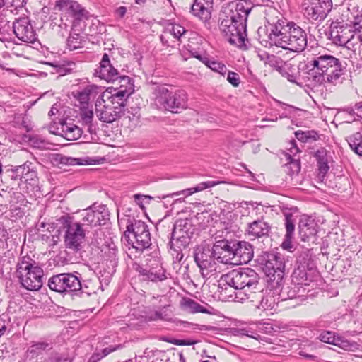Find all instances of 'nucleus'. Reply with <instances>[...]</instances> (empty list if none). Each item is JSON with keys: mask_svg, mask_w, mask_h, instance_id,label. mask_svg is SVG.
<instances>
[{"mask_svg": "<svg viewBox=\"0 0 362 362\" xmlns=\"http://www.w3.org/2000/svg\"><path fill=\"white\" fill-rule=\"evenodd\" d=\"M270 32L267 42L271 46L275 45L292 52H302L307 46L308 38L305 31L293 22L279 19L269 23Z\"/></svg>", "mask_w": 362, "mask_h": 362, "instance_id": "nucleus-1", "label": "nucleus"}, {"mask_svg": "<svg viewBox=\"0 0 362 362\" xmlns=\"http://www.w3.org/2000/svg\"><path fill=\"white\" fill-rule=\"evenodd\" d=\"M253 8L252 3L239 0L234 9L230 10V18L223 19L219 25L220 30L231 45L239 47L245 46L247 39V20Z\"/></svg>", "mask_w": 362, "mask_h": 362, "instance_id": "nucleus-2", "label": "nucleus"}, {"mask_svg": "<svg viewBox=\"0 0 362 362\" xmlns=\"http://www.w3.org/2000/svg\"><path fill=\"white\" fill-rule=\"evenodd\" d=\"M90 282L82 281L81 274L74 273H61L53 275L48 280L49 288L55 292L69 294L73 299L86 298L95 294V291L90 286Z\"/></svg>", "mask_w": 362, "mask_h": 362, "instance_id": "nucleus-3", "label": "nucleus"}, {"mask_svg": "<svg viewBox=\"0 0 362 362\" xmlns=\"http://www.w3.org/2000/svg\"><path fill=\"white\" fill-rule=\"evenodd\" d=\"M5 173L7 179L17 184L18 189L31 197H40V187L36 163L27 160L22 165L11 166Z\"/></svg>", "mask_w": 362, "mask_h": 362, "instance_id": "nucleus-4", "label": "nucleus"}, {"mask_svg": "<svg viewBox=\"0 0 362 362\" xmlns=\"http://www.w3.org/2000/svg\"><path fill=\"white\" fill-rule=\"evenodd\" d=\"M16 276L21 286L28 291H38L43 285L44 271L40 264L28 255L21 256L16 267Z\"/></svg>", "mask_w": 362, "mask_h": 362, "instance_id": "nucleus-5", "label": "nucleus"}, {"mask_svg": "<svg viewBox=\"0 0 362 362\" xmlns=\"http://www.w3.org/2000/svg\"><path fill=\"white\" fill-rule=\"evenodd\" d=\"M279 74L290 82L298 86L315 88L325 82V74L317 72L316 69H276ZM323 71V69H320Z\"/></svg>", "mask_w": 362, "mask_h": 362, "instance_id": "nucleus-6", "label": "nucleus"}, {"mask_svg": "<svg viewBox=\"0 0 362 362\" xmlns=\"http://www.w3.org/2000/svg\"><path fill=\"white\" fill-rule=\"evenodd\" d=\"M124 235L128 238V241H131L129 243L137 251H144L152 245L148 226L142 221H129Z\"/></svg>", "mask_w": 362, "mask_h": 362, "instance_id": "nucleus-7", "label": "nucleus"}, {"mask_svg": "<svg viewBox=\"0 0 362 362\" xmlns=\"http://www.w3.org/2000/svg\"><path fill=\"white\" fill-rule=\"evenodd\" d=\"M59 221L65 229V247L74 252L81 250L85 241V232L82 228V224L74 222L72 218L69 216H63Z\"/></svg>", "mask_w": 362, "mask_h": 362, "instance_id": "nucleus-8", "label": "nucleus"}, {"mask_svg": "<svg viewBox=\"0 0 362 362\" xmlns=\"http://www.w3.org/2000/svg\"><path fill=\"white\" fill-rule=\"evenodd\" d=\"M259 263L269 281L279 286L284 275L285 263L282 256L279 253L265 252L262 255Z\"/></svg>", "mask_w": 362, "mask_h": 362, "instance_id": "nucleus-9", "label": "nucleus"}, {"mask_svg": "<svg viewBox=\"0 0 362 362\" xmlns=\"http://www.w3.org/2000/svg\"><path fill=\"white\" fill-rule=\"evenodd\" d=\"M158 91L156 103L165 110L177 113L187 107V96L184 90L173 92L165 87H160Z\"/></svg>", "mask_w": 362, "mask_h": 362, "instance_id": "nucleus-10", "label": "nucleus"}, {"mask_svg": "<svg viewBox=\"0 0 362 362\" xmlns=\"http://www.w3.org/2000/svg\"><path fill=\"white\" fill-rule=\"evenodd\" d=\"M54 9L61 13L62 21L64 18H71L72 27L77 26L81 21L88 19L90 16L89 12L74 0H57Z\"/></svg>", "mask_w": 362, "mask_h": 362, "instance_id": "nucleus-11", "label": "nucleus"}, {"mask_svg": "<svg viewBox=\"0 0 362 362\" xmlns=\"http://www.w3.org/2000/svg\"><path fill=\"white\" fill-rule=\"evenodd\" d=\"M193 257L204 277L216 270V255L214 253L213 247L199 245L194 249Z\"/></svg>", "mask_w": 362, "mask_h": 362, "instance_id": "nucleus-12", "label": "nucleus"}, {"mask_svg": "<svg viewBox=\"0 0 362 362\" xmlns=\"http://www.w3.org/2000/svg\"><path fill=\"white\" fill-rule=\"evenodd\" d=\"M196 230L195 226L189 219H179L174 224L171 233L170 243L173 245H182L187 247L190 243Z\"/></svg>", "mask_w": 362, "mask_h": 362, "instance_id": "nucleus-13", "label": "nucleus"}, {"mask_svg": "<svg viewBox=\"0 0 362 362\" xmlns=\"http://www.w3.org/2000/svg\"><path fill=\"white\" fill-rule=\"evenodd\" d=\"M304 14L310 21H322L332 8V0H305Z\"/></svg>", "mask_w": 362, "mask_h": 362, "instance_id": "nucleus-14", "label": "nucleus"}, {"mask_svg": "<svg viewBox=\"0 0 362 362\" xmlns=\"http://www.w3.org/2000/svg\"><path fill=\"white\" fill-rule=\"evenodd\" d=\"M354 36L352 25L343 22H332L330 25L329 38L332 43L338 46H344Z\"/></svg>", "mask_w": 362, "mask_h": 362, "instance_id": "nucleus-15", "label": "nucleus"}, {"mask_svg": "<svg viewBox=\"0 0 362 362\" xmlns=\"http://www.w3.org/2000/svg\"><path fill=\"white\" fill-rule=\"evenodd\" d=\"M12 32L21 41L28 43H34L37 40V35L28 17L16 19L12 23Z\"/></svg>", "mask_w": 362, "mask_h": 362, "instance_id": "nucleus-16", "label": "nucleus"}, {"mask_svg": "<svg viewBox=\"0 0 362 362\" xmlns=\"http://www.w3.org/2000/svg\"><path fill=\"white\" fill-rule=\"evenodd\" d=\"M110 218V213L107 208L104 205L95 206L93 205L85 210V214L82 218V225L90 226H103Z\"/></svg>", "mask_w": 362, "mask_h": 362, "instance_id": "nucleus-17", "label": "nucleus"}, {"mask_svg": "<svg viewBox=\"0 0 362 362\" xmlns=\"http://www.w3.org/2000/svg\"><path fill=\"white\" fill-rule=\"evenodd\" d=\"M235 242L236 240L222 239L214 243V253L216 255L218 262L223 264H232V261L234 259Z\"/></svg>", "mask_w": 362, "mask_h": 362, "instance_id": "nucleus-18", "label": "nucleus"}, {"mask_svg": "<svg viewBox=\"0 0 362 362\" xmlns=\"http://www.w3.org/2000/svg\"><path fill=\"white\" fill-rule=\"evenodd\" d=\"M272 233L271 225L263 218H258L248 223L245 230V235L251 240L263 238H268Z\"/></svg>", "mask_w": 362, "mask_h": 362, "instance_id": "nucleus-19", "label": "nucleus"}, {"mask_svg": "<svg viewBox=\"0 0 362 362\" xmlns=\"http://www.w3.org/2000/svg\"><path fill=\"white\" fill-rule=\"evenodd\" d=\"M123 86L124 84H121L120 89L106 100L110 105L115 107V110L119 111L121 117L125 115L126 107L129 106V98L132 92V89H129V86H125L124 88H123Z\"/></svg>", "mask_w": 362, "mask_h": 362, "instance_id": "nucleus-20", "label": "nucleus"}, {"mask_svg": "<svg viewBox=\"0 0 362 362\" xmlns=\"http://www.w3.org/2000/svg\"><path fill=\"white\" fill-rule=\"evenodd\" d=\"M115 110L114 106L110 105L109 103L103 98L97 100L96 101V115L98 119L103 122L112 123L121 117L119 111Z\"/></svg>", "mask_w": 362, "mask_h": 362, "instance_id": "nucleus-21", "label": "nucleus"}, {"mask_svg": "<svg viewBox=\"0 0 362 362\" xmlns=\"http://www.w3.org/2000/svg\"><path fill=\"white\" fill-rule=\"evenodd\" d=\"M52 342L47 341H32L24 353V360L27 362H37L42 358L44 352L52 349Z\"/></svg>", "mask_w": 362, "mask_h": 362, "instance_id": "nucleus-22", "label": "nucleus"}, {"mask_svg": "<svg viewBox=\"0 0 362 362\" xmlns=\"http://www.w3.org/2000/svg\"><path fill=\"white\" fill-rule=\"evenodd\" d=\"M243 290L245 296L246 293H254L262 286L259 284V276L258 274L251 268L240 269Z\"/></svg>", "mask_w": 362, "mask_h": 362, "instance_id": "nucleus-23", "label": "nucleus"}, {"mask_svg": "<svg viewBox=\"0 0 362 362\" xmlns=\"http://www.w3.org/2000/svg\"><path fill=\"white\" fill-rule=\"evenodd\" d=\"M234 262L232 264H247L253 257V247L246 241L236 240L235 243Z\"/></svg>", "mask_w": 362, "mask_h": 362, "instance_id": "nucleus-24", "label": "nucleus"}, {"mask_svg": "<svg viewBox=\"0 0 362 362\" xmlns=\"http://www.w3.org/2000/svg\"><path fill=\"white\" fill-rule=\"evenodd\" d=\"M94 76L107 83L115 82L119 79L120 83L123 82L124 85L129 86V89H133L134 85L131 78L127 76H120L117 69H95Z\"/></svg>", "mask_w": 362, "mask_h": 362, "instance_id": "nucleus-25", "label": "nucleus"}, {"mask_svg": "<svg viewBox=\"0 0 362 362\" xmlns=\"http://www.w3.org/2000/svg\"><path fill=\"white\" fill-rule=\"evenodd\" d=\"M317 225L315 221L309 217H302L298 223V232L303 241H309L315 239L317 233Z\"/></svg>", "mask_w": 362, "mask_h": 362, "instance_id": "nucleus-26", "label": "nucleus"}, {"mask_svg": "<svg viewBox=\"0 0 362 362\" xmlns=\"http://www.w3.org/2000/svg\"><path fill=\"white\" fill-rule=\"evenodd\" d=\"M246 298L251 302L259 303L257 307L263 310L272 309L274 303V296L270 293L265 295L262 286L253 294L246 293Z\"/></svg>", "mask_w": 362, "mask_h": 362, "instance_id": "nucleus-27", "label": "nucleus"}, {"mask_svg": "<svg viewBox=\"0 0 362 362\" xmlns=\"http://www.w3.org/2000/svg\"><path fill=\"white\" fill-rule=\"evenodd\" d=\"M214 0H194L191 10L192 13L202 21L211 18Z\"/></svg>", "mask_w": 362, "mask_h": 362, "instance_id": "nucleus-28", "label": "nucleus"}, {"mask_svg": "<svg viewBox=\"0 0 362 362\" xmlns=\"http://www.w3.org/2000/svg\"><path fill=\"white\" fill-rule=\"evenodd\" d=\"M313 256L312 250L308 248H303L301 251L298 250L297 263L300 265L297 269H295L293 275L300 276L301 279H305L307 273L306 268L309 267L310 262Z\"/></svg>", "mask_w": 362, "mask_h": 362, "instance_id": "nucleus-29", "label": "nucleus"}, {"mask_svg": "<svg viewBox=\"0 0 362 362\" xmlns=\"http://www.w3.org/2000/svg\"><path fill=\"white\" fill-rule=\"evenodd\" d=\"M310 65L313 66V68H343L344 66L339 59L328 54L319 55L314 58L310 62Z\"/></svg>", "mask_w": 362, "mask_h": 362, "instance_id": "nucleus-30", "label": "nucleus"}, {"mask_svg": "<svg viewBox=\"0 0 362 362\" xmlns=\"http://www.w3.org/2000/svg\"><path fill=\"white\" fill-rule=\"evenodd\" d=\"M60 136L69 141L78 139L82 135V129L73 123H68L65 120H59Z\"/></svg>", "mask_w": 362, "mask_h": 362, "instance_id": "nucleus-31", "label": "nucleus"}, {"mask_svg": "<svg viewBox=\"0 0 362 362\" xmlns=\"http://www.w3.org/2000/svg\"><path fill=\"white\" fill-rule=\"evenodd\" d=\"M315 157L318 167V177L323 180L329 170L327 151L321 147L315 152Z\"/></svg>", "mask_w": 362, "mask_h": 362, "instance_id": "nucleus-32", "label": "nucleus"}, {"mask_svg": "<svg viewBox=\"0 0 362 362\" xmlns=\"http://www.w3.org/2000/svg\"><path fill=\"white\" fill-rule=\"evenodd\" d=\"M240 269H233L221 277V281L225 284L223 286H228L229 288L235 290H243Z\"/></svg>", "mask_w": 362, "mask_h": 362, "instance_id": "nucleus-33", "label": "nucleus"}, {"mask_svg": "<svg viewBox=\"0 0 362 362\" xmlns=\"http://www.w3.org/2000/svg\"><path fill=\"white\" fill-rule=\"evenodd\" d=\"M180 307L182 310L189 313H209V311L204 306L201 305L194 300L184 297L180 301Z\"/></svg>", "mask_w": 362, "mask_h": 362, "instance_id": "nucleus-34", "label": "nucleus"}, {"mask_svg": "<svg viewBox=\"0 0 362 362\" xmlns=\"http://www.w3.org/2000/svg\"><path fill=\"white\" fill-rule=\"evenodd\" d=\"M98 87L95 85H88L81 91H78L75 95V98L85 107L88 105L90 97L97 93Z\"/></svg>", "mask_w": 362, "mask_h": 362, "instance_id": "nucleus-35", "label": "nucleus"}, {"mask_svg": "<svg viewBox=\"0 0 362 362\" xmlns=\"http://www.w3.org/2000/svg\"><path fill=\"white\" fill-rule=\"evenodd\" d=\"M219 182H216L214 180H208L205 182H202L199 184H197L195 187L192 188H188L186 189H184L182 191H180L175 193H173V195H180L181 194H184L185 196H189L192 194L198 192H201L204 189L212 187L216 185H218Z\"/></svg>", "mask_w": 362, "mask_h": 362, "instance_id": "nucleus-36", "label": "nucleus"}, {"mask_svg": "<svg viewBox=\"0 0 362 362\" xmlns=\"http://www.w3.org/2000/svg\"><path fill=\"white\" fill-rule=\"evenodd\" d=\"M208 68H226V64L220 61L217 57H213L206 53L205 51L201 52V54L196 57Z\"/></svg>", "mask_w": 362, "mask_h": 362, "instance_id": "nucleus-37", "label": "nucleus"}, {"mask_svg": "<svg viewBox=\"0 0 362 362\" xmlns=\"http://www.w3.org/2000/svg\"><path fill=\"white\" fill-rule=\"evenodd\" d=\"M346 141L351 149L359 156H362V134L359 132L346 137Z\"/></svg>", "mask_w": 362, "mask_h": 362, "instance_id": "nucleus-38", "label": "nucleus"}, {"mask_svg": "<svg viewBox=\"0 0 362 362\" xmlns=\"http://www.w3.org/2000/svg\"><path fill=\"white\" fill-rule=\"evenodd\" d=\"M21 141L40 149L45 148L47 145V142L37 135L23 134Z\"/></svg>", "mask_w": 362, "mask_h": 362, "instance_id": "nucleus-39", "label": "nucleus"}, {"mask_svg": "<svg viewBox=\"0 0 362 362\" xmlns=\"http://www.w3.org/2000/svg\"><path fill=\"white\" fill-rule=\"evenodd\" d=\"M86 42V37L72 31L67 38V45L70 50L82 48Z\"/></svg>", "mask_w": 362, "mask_h": 362, "instance_id": "nucleus-40", "label": "nucleus"}, {"mask_svg": "<svg viewBox=\"0 0 362 362\" xmlns=\"http://www.w3.org/2000/svg\"><path fill=\"white\" fill-rule=\"evenodd\" d=\"M12 25L10 22L4 18H0V40L9 42L12 39Z\"/></svg>", "mask_w": 362, "mask_h": 362, "instance_id": "nucleus-41", "label": "nucleus"}, {"mask_svg": "<svg viewBox=\"0 0 362 362\" xmlns=\"http://www.w3.org/2000/svg\"><path fill=\"white\" fill-rule=\"evenodd\" d=\"M101 251H104L107 261H109L112 267L117 265L118 250L114 244L105 245L103 247L101 248Z\"/></svg>", "mask_w": 362, "mask_h": 362, "instance_id": "nucleus-42", "label": "nucleus"}, {"mask_svg": "<svg viewBox=\"0 0 362 362\" xmlns=\"http://www.w3.org/2000/svg\"><path fill=\"white\" fill-rule=\"evenodd\" d=\"M167 279L165 270L162 267H152L148 271L146 281L153 282L162 281Z\"/></svg>", "mask_w": 362, "mask_h": 362, "instance_id": "nucleus-43", "label": "nucleus"}, {"mask_svg": "<svg viewBox=\"0 0 362 362\" xmlns=\"http://www.w3.org/2000/svg\"><path fill=\"white\" fill-rule=\"evenodd\" d=\"M295 136L298 140L304 143L315 141L320 139L317 132L315 130H298L295 132Z\"/></svg>", "mask_w": 362, "mask_h": 362, "instance_id": "nucleus-44", "label": "nucleus"}, {"mask_svg": "<svg viewBox=\"0 0 362 362\" xmlns=\"http://www.w3.org/2000/svg\"><path fill=\"white\" fill-rule=\"evenodd\" d=\"M335 346L349 351H355L359 349L360 345L354 341H350L344 338V337L338 335L337 337V341Z\"/></svg>", "mask_w": 362, "mask_h": 362, "instance_id": "nucleus-45", "label": "nucleus"}, {"mask_svg": "<svg viewBox=\"0 0 362 362\" xmlns=\"http://www.w3.org/2000/svg\"><path fill=\"white\" fill-rule=\"evenodd\" d=\"M287 163L285 167L291 176L297 175L300 171V161L299 158H293L290 154H286Z\"/></svg>", "mask_w": 362, "mask_h": 362, "instance_id": "nucleus-46", "label": "nucleus"}, {"mask_svg": "<svg viewBox=\"0 0 362 362\" xmlns=\"http://www.w3.org/2000/svg\"><path fill=\"white\" fill-rule=\"evenodd\" d=\"M283 214L285 216L286 237L293 238L295 230L296 220L293 218V214L288 210L284 211Z\"/></svg>", "mask_w": 362, "mask_h": 362, "instance_id": "nucleus-47", "label": "nucleus"}, {"mask_svg": "<svg viewBox=\"0 0 362 362\" xmlns=\"http://www.w3.org/2000/svg\"><path fill=\"white\" fill-rule=\"evenodd\" d=\"M104 236V231L101 228L95 230L90 237V245L97 248L103 247L105 245Z\"/></svg>", "mask_w": 362, "mask_h": 362, "instance_id": "nucleus-48", "label": "nucleus"}, {"mask_svg": "<svg viewBox=\"0 0 362 362\" xmlns=\"http://www.w3.org/2000/svg\"><path fill=\"white\" fill-rule=\"evenodd\" d=\"M352 28L354 35H356L360 42L362 43V13L354 16L352 22Z\"/></svg>", "mask_w": 362, "mask_h": 362, "instance_id": "nucleus-49", "label": "nucleus"}, {"mask_svg": "<svg viewBox=\"0 0 362 362\" xmlns=\"http://www.w3.org/2000/svg\"><path fill=\"white\" fill-rule=\"evenodd\" d=\"M337 337H338V334H336L333 332L324 331L320 333L318 338L322 342L335 346Z\"/></svg>", "mask_w": 362, "mask_h": 362, "instance_id": "nucleus-50", "label": "nucleus"}, {"mask_svg": "<svg viewBox=\"0 0 362 362\" xmlns=\"http://www.w3.org/2000/svg\"><path fill=\"white\" fill-rule=\"evenodd\" d=\"M115 350V348L107 347L101 350L100 351L95 352L90 357L88 362H98L111 352Z\"/></svg>", "mask_w": 362, "mask_h": 362, "instance_id": "nucleus-51", "label": "nucleus"}, {"mask_svg": "<svg viewBox=\"0 0 362 362\" xmlns=\"http://www.w3.org/2000/svg\"><path fill=\"white\" fill-rule=\"evenodd\" d=\"M10 320L6 315H0V337L10 332Z\"/></svg>", "mask_w": 362, "mask_h": 362, "instance_id": "nucleus-52", "label": "nucleus"}, {"mask_svg": "<svg viewBox=\"0 0 362 362\" xmlns=\"http://www.w3.org/2000/svg\"><path fill=\"white\" fill-rule=\"evenodd\" d=\"M169 245L174 261L180 262L184 257L183 253L182 252V247H183L182 245H173L170 243V241L169 242Z\"/></svg>", "mask_w": 362, "mask_h": 362, "instance_id": "nucleus-53", "label": "nucleus"}, {"mask_svg": "<svg viewBox=\"0 0 362 362\" xmlns=\"http://www.w3.org/2000/svg\"><path fill=\"white\" fill-rule=\"evenodd\" d=\"M169 245L174 261L180 262L184 257L183 253L182 252V247H183L182 245H173L170 243V241L169 242Z\"/></svg>", "mask_w": 362, "mask_h": 362, "instance_id": "nucleus-54", "label": "nucleus"}, {"mask_svg": "<svg viewBox=\"0 0 362 362\" xmlns=\"http://www.w3.org/2000/svg\"><path fill=\"white\" fill-rule=\"evenodd\" d=\"M169 245L174 261L180 262L184 257L183 253L182 252V247H183L182 245H173L170 243V241L169 242Z\"/></svg>", "mask_w": 362, "mask_h": 362, "instance_id": "nucleus-55", "label": "nucleus"}, {"mask_svg": "<svg viewBox=\"0 0 362 362\" xmlns=\"http://www.w3.org/2000/svg\"><path fill=\"white\" fill-rule=\"evenodd\" d=\"M186 32V29L179 24L173 25L170 31L171 34L174 36V37L177 39L178 40H180L181 37L185 35Z\"/></svg>", "mask_w": 362, "mask_h": 362, "instance_id": "nucleus-56", "label": "nucleus"}, {"mask_svg": "<svg viewBox=\"0 0 362 362\" xmlns=\"http://www.w3.org/2000/svg\"><path fill=\"white\" fill-rule=\"evenodd\" d=\"M227 81L234 87H238L240 83V78L238 74L228 71Z\"/></svg>", "mask_w": 362, "mask_h": 362, "instance_id": "nucleus-57", "label": "nucleus"}, {"mask_svg": "<svg viewBox=\"0 0 362 362\" xmlns=\"http://www.w3.org/2000/svg\"><path fill=\"white\" fill-rule=\"evenodd\" d=\"M163 341L170 342L177 346H191L197 343V341L193 339H173L169 341L167 339H163Z\"/></svg>", "mask_w": 362, "mask_h": 362, "instance_id": "nucleus-58", "label": "nucleus"}, {"mask_svg": "<svg viewBox=\"0 0 362 362\" xmlns=\"http://www.w3.org/2000/svg\"><path fill=\"white\" fill-rule=\"evenodd\" d=\"M25 194H27V193L23 192L21 189H19L18 192H13L12 202L20 204L21 205H24V204L27 202L25 199Z\"/></svg>", "mask_w": 362, "mask_h": 362, "instance_id": "nucleus-59", "label": "nucleus"}, {"mask_svg": "<svg viewBox=\"0 0 362 362\" xmlns=\"http://www.w3.org/2000/svg\"><path fill=\"white\" fill-rule=\"evenodd\" d=\"M81 117L83 125L92 123L93 112L92 110H84L81 113Z\"/></svg>", "mask_w": 362, "mask_h": 362, "instance_id": "nucleus-60", "label": "nucleus"}, {"mask_svg": "<svg viewBox=\"0 0 362 362\" xmlns=\"http://www.w3.org/2000/svg\"><path fill=\"white\" fill-rule=\"evenodd\" d=\"M167 315L163 313L161 311L156 310L154 312H152L149 313L148 315V318L149 320L151 321H156V320H167Z\"/></svg>", "mask_w": 362, "mask_h": 362, "instance_id": "nucleus-61", "label": "nucleus"}, {"mask_svg": "<svg viewBox=\"0 0 362 362\" xmlns=\"http://www.w3.org/2000/svg\"><path fill=\"white\" fill-rule=\"evenodd\" d=\"M72 358L62 354H57L49 358V362H72Z\"/></svg>", "mask_w": 362, "mask_h": 362, "instance_id": "nucleus-62", "label": "nucleus"}, {"mask_svg": "<svg viewBox=\"0 0 362 362\" xmlns=\"http://www.w3.org/2000/svg\"><path fill=\"white\" fill-rule=\"evenodd\" d=\"M342 71H343V69H335L333 71L332 75L327 74V77H325V82L326 81L331 82V83L335 82L341 76Z\"/></svg>", "mask_w": 362, "mask_h": 362, "instance_id": "nucleus-63", "label": "nucleus"}, {"mask_svg": "<svg viewBox=\"0 0 362 362\" xmlns=\"http://www.w3.org/2000/svg\"><path fill=\"white\" fill-rule=\"evenodd\" d=\"M139 107H131L130 109H127V117H129L130 120H134L135 118L139 119Z\"/></svg>", "mask_w": 362, "mask_h": 362, "instance_id": "nucleus-64", "label": "nucleus"}]
</instances>
